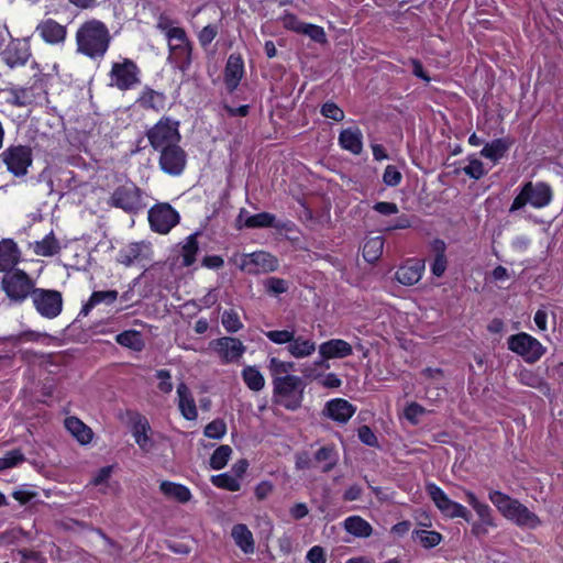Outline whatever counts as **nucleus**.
I'll return each mask as SVG.
<instances>
[{"instance_id": "f257e3e1", "label": "nucleus", "mask_w": 563, "mask_h": 563, "mask_svg": "<svg viewBox=\"0 0 563 563\" xmlns=\"http://www.w3.org/2000/svg\"><path fill=\"white\" fill-rule=\"evenodd\" d=\"M76 42L78 53L96 59L108 51L111 35L104 23L89 20L77 30Z\"/></svg>"}, {"instance_id": "f03ea898", "label": "nucleus", "mask_w": 563, "mask_h": 563, "mask_svg": "<svg viewBox=\"0 0 563 563\" xmlns=\"http://www.w3.org/2000/svg\"><path fill=\"white\" fill-rule=\"evenodd\" d=\"M274 401L288 410H296L301 406L305 384L302 379L294 375L275 377Z\"/></svg>"}, {"instance_id": "7ed1b4c3", "label": "nucleus", "mask_w": 563, "mask_h": 563, "mask_svg": "<svg viewBox=\"0 0 563 563\" xmlns=\"http://www.w3.org/2000/svg\"><path fill=\"white\" fill-rule=\"evenodd\" d=\"M552 189L545 183H526L520 192L515 197L509 209L510 212L517 211L530 203L534 208H543L551 202Z\"/></svg>"}, {"instance_id": "20e7f679", "label": "nucleus", "mask_w": 563, "mask_h": 563, "mask_svg": "<svg viewBox=\"0 0 563 563\" xmlns=\"http://www.w3.org/2000/svg\"><path fill=\"white\" fill-rule=\"evenodd\" d=\"M110 205L133 214L147 206L144 201V192L132 183L115 188L110 197Z\"/></svg>"}, {"instance_id": "39448f33", "label": "nucleus", "mask_w": 563, "mask_h": 563, "mask_svg": "<svg viewBox=\"0 0 563 563\" xmlns=\"http://www.w3.org/2000/svg\"><path fill=\"white\" fill-rule=\"evenodd\" d=\"M1 287L11 300L21 302L32 294L34 282L24 271L14 268L3 275Z\"/></svg>"}, {"instance_id": "423d86ee", "label": "nucleus", "mask_w": 563, "mask_h": 563, "mask_svg": "<svg viewBox=\"0 0 563 563\" xmlns=\"http://www.w3.org/2000/svg\"><path fill=\"white\" fill-rule=\"evenodd\" d=\"M507 345L529 364L538 362L545 353V347L536 338L525 332L510 335Z\"/></svg>"}, {"instance_id": "0eeeda50", "label": "nucleus", "mask_w": 563, "mask_h": 563, "mask_svg": "<svg viewBox=\"0 0 563 563\" xmlns=\"http://www.w3.org/2000/svg\"><path fill=\"white\" fill-rule=\"evenodd\" d=\"M0 157L15 177L25 176L32 165V150L25 145H11L0 154Z\"/></svg>"}, {"instance_id": "6e6552de", "label": "nucleus", "mask_w": 563, "mask_h": 563, "mask_svg": "<svg viewBox=\"0 0 563 563\" xmlns=\"http://www.w3.org/2000/svg\"><path fill=\"white\" fill-rule=\"evenodd\" d=\"M236 264L241 271L250 275L269 273L278 268L277 258L264 251L242 254Z\"/></svg>"}, {"instance_id": "1a4fd4ad", "label": "nucleus", "mask_w": 563, "mask_h": 563, "mask_svg": "<svg viewBox=\"0 0 563 563\" xmlns=\"http://www.w3.org/2000/svg\"><path fill=\"white\" fill-rule=\"evenodd\" d=\"M170 51L169 59L184 68L190 64L191 47L185 31L181 27H169L166 31Z\"/></svg>"}, {"instance_id": "9d476101", "label": "nucleus", "mask_w": 563, "mask_h": 563, "mask_svg": "<svg viewBox=\"0 0 563 563\" xmlns=\"http://www.w3.org/2000/svg\"><path fill=\"white\" fill-rule=\"evenodd\" d=\"M432 501L438 509L449 518H463L466 521L471 520V512L461 504L451 500L448 495L435 484L430 483L426 486Z\"/></svg>"}, {"instance_id": "9b49d317", "label": "nucleus", "mask_w": 563, "mask_h": 563, "mask_svg": "<svg viewBox=\"0 0 563 563\" xmlns=\"http://www.w3.org/2000/svg\"><path fill=\"white\" fill-rule=\"evenodd\" d=\"M179 213L167 202H159L148 210L151 228L158 233L166 234L179 222Z\"/></svg>"}, {"instance_id": "f8f14e48", "label": "nucleus", "mask_w": 563, "mask_h": 563, "mask_svg": "<svg viewBox=\"0 0 563 563\" xmlns=\"http://www.w3.org/2000/svg\"><path fill=\"white\" fill-rule=\"evenodd\" d=\"M32 299L41 316L53 319L62 311V294L57 290L36 289L32 290Z\"/></svg>"}, {"instance_id": "ddd939ff", "label": "nucleus", "mask_w": 563, "mask_h": 563, "mask_svg": "<svg viewBox=\"0 0 563 563\" xmlns=\"http://www.w3.org/2000/svg\"><path fill=\"white\" fill-rule=\"evenodd\" d=\"M151 145L155 150L164 151L167 146H174L179 141L178 129L169 120H161L147 132Z\"/></svg>"}, {"instance_id": "4468645a", "label": "nucleus", "mask_w": 563, "mask_h": 563, "mask_svg": "<svg viewBox=\"0 0 563 563\" xmlns=\"http://www.w3.org/2000/svg\"><path fill=\"white\" fill-rule=\"evenodd\" d=\"M137 74V66L131 59L114 63L110 71L111 85L120 90H128L139 82Z\"/></svg>"}, {"instance_id": "2eb2a0df", "label": "nucleus", "mask_w": 563, "mask_h": 563, "mask_svg": "<svg viewBox=\"0 0 563 563\" xmlns=\"http://www.w3.org/2000/svg\"><path fill=\"white\" fill-rule=\"evenodd\" d=\"M210 347L219 354L224 363L238 361L246 350L242 341L233 336H222L213 340L210 342Z\"/></svg>"}, {"instance_id": "dca6fc26", "label": "nucleus", "mask_w": 563, "mask_h": 563, "mask_svg": "<svg viewBox=\"0 0 563 563\" xmlns=\"http://www.w3.org/2000/svg\"><path fill=\"white\" fill-rule=\"evenodd\" d=\"M186 165V153L177 144L174 146H167L161 152L159 166L169 175H180Z\"/></svg>"}, {"instance_id": "f3484780", "label": "nucleus", "mask_w": 563, "mask_h": 563, "mask_svg": "<svg viewBox=\"0 0 563 563\" xmlns=\"http://www.w3.org/2000/svg\"><path fill=\"white\" fill-rule=\"evenodd\" d=\"M355 412V407L347 400L336 398L328 401L323 413L339 423H346Z\"/></svg>"}, {"instance_id": "a211bd4d", "label": "nucleus", "mask_w": 563, "mask_h": 563, "mask_svg": "<svg viewBox=\"0 0 563 563\" xmlns=\"http://www.w3.org/2000/svg\"><path fill=\"white\" fill-rule=\"evenodd\" d=\"M244 75V64L239 55H230L224 69V84L227 90L232 93L239 86Z\"/></svg>"}, {"instance_id": "6ab92c4d", "label": "nucleus", "mask_w": 563, "mask_h": 563, "mask_svg": "<svg viewBox=\"0 0 563 563\" xmlns=\"http://www.w3.org/2000/svg\"><path fill=\"white\" fill-rule=\"evenodd\" d=\"M36 32L48 44H59L66 38V26L59 24L53 19L42 21L36 26Z\"/></svg>"}, {"instance_id": "aec40b11", "label": "nucleus", "mask_w": 563, "mask_h": 563, "mask_svg": "<svg viewBox=\"0 0 563 563\" xmlns=\"http://www.w3.org/2000/svg\"><path fill=\"white\" fill-rule=\"evenodd\" d=\"M423 271V261L410 260L397 269L396 279L402 285L412 286L421 279Z\"/></svg>"}, {"instance_id": "412c9836", "label": "nucleus", "mask_w": 563, "mask_h": 563, "mask_svg": "<svg viewBox=\"0 0 563 563\" xmlns=\"http://www.w3.org/2000/svg\"><path fill=\"white\" fill-rule=\"evenodd\" d=\"M30 56L31 54L27 44L21 41L11 42L3 52V59L11 68L24 65L29 60Z\"/></svg>"}, {"instance_id": "4be33fe9", "label": "nucleus", "mask_w": 563, "mask_h": 563, "mask_svg": "<svg viewBox=\"0 0 563 563\" xmlns=\"http://www.w3.org/2000/svg\"><path fill=\"white\" fill-rule=\"evenodd\" d=\"M353 352L352 345L341 339H332L323 342L319 346L320 355L325 358H343L351 355Z\"/></svg>"}, {"instance_id": "5701e85b", "label": "nucleus", "mask_w": 563, "mask_h": 563, "mask_svg": "<svg viewBox=\"0 0 563 563\" xmlns=\"http://www.w3.org/2000/svg\"><path fill=\"white\" fill-rule=\"evenodd\" d=\"M507 519L514 521L519 527L529 529H534L541 523L539 517L520 501L517 503Z\"/></svg>"}, {"instance_id": "b1692460", "label": "nucleus", "mask_w": 563, "mask_h": 563, "mask_svg": "<svg viewBox=\"0 0 563 563\" xmlns=\"http://www.w3.org/2000/svg\"><path fill=\"white\" fill-rule=\"evenodd\" d=\"M363 135L358 128H347L341 131L339 135L340 145L351 153L358 155L363 150Z\"/></svg>"}, {"instance_id": "393cba45", "label": "nucleus", "mask_w": 563, "mask_h": 563, "mask_svg": "<svg viewBox=\"0 0 563 563\" xmlns=\"http://www.w3.org/2000/svg\"><path fill=\"white\" fill-rule=\"evenodd\" d=\"M178 407L187 420H195L198 416L196 404L190 389L185 383L177 386Z\"/></svg>"}, {"instance_id": "a878e982", "label": "nucleus", "mask_w": 563, "mask_h": 563, "mask_svg": "<svg viewBox=\"0 0 563 563\" xmlns=\"http://www.w3.org/2000/svg\"><path fill=\"white\" fill-rule=\"evenodd\" d=\"M19 262V251L16 244L12 240H3L0 242V272L14 269Z\"/></svg>"}, {"instance_id": "bb28decb", "label": "nucleus", "mask_w": 563, "mask_h": 563, "mask_svg": "<svg viewBox=\"0 0 563 563\" xmlns=\"http://www.w3.org/2000/svg\"><path fill=\"white\" fill-rule=\"evenodd\" d=\"M431 251L434 254V261L431 265V272L434 276L441 277L448 267L445 256L446 244L443 240L435 239L431 242Z\"/></svg>"}, {"instance_id": "cd10ccee", "label": "nucleus", "mask_w": 563, "mask_h": 563, "mask_svg": "<svg viewBox=\"0 0 563 563\" xmlns=\"http://www.w3.org/2000/svg\"><path fill=\"white\" fill-rule=\"evenodd\" d=\"M232 538L235 544L244 552V553H253L255 545L253 534L250 529L242 523L235 525L232 528Z\"/></svg>"}, {"instance_id": "c85d7f7f", "label": "nucleus", "mask_w": 563, "mask_h": 563, "mask_svg": "<svg viewBox=\"0 0 563 563\" xmlns=\"http://www.w3.org/2000/svg\"><path fill=\"white\" fill-rule=\"evenodd\" d=\"M339 455L333 445H325L320 448L313 456V462L321 464V471L329 473L338 464Z\"/></svg>"}, {"instance_id": "c756f323", "label": "nucleus", "mask_w": 563, "mask_h": 563, "mask_svg": "<svg viewBox=\"0 0 563 563\" xmlns=\"http://www.w3.org/2000/svg\"><path fill=\"white\" fill-rule=\"evenodd\" d=\"M166 97L163 92L146 87L136 102L144 109L159 111L165 107Z\"/></svg>"}, {"instance_id": "7c9ffc66", "label": "nucleus", "mask_w": 563, "mask_h": 563, "mask_svg": "<svg viewBox=\"0 0 563 563\" xmlns=\"http://www.w3.org/2000/svg\"><path fill=\"white\" fill-rule=\"evenodd\" d=\"M287 351L296 358L307 357L316 351V343L301 335H294L287 346Z\"/></svg>"}, {"instance_id": "2f4dec72", "label": "nucleus", "mask_w": 563, "mask_h": 563, "mask_svg": "<svg viewBox=\"0 0 563 563\" xmlns=\"http://www.w3.org/2000/svg\"><path fill=\"white\" fill-rule=\"evenodd\" d=\"M488 498L497 510L507 519L519 500L499 490L490 489Z\"/></svg>"}, {"instance_id": "473e14b6", "label": "nucleus", "mask_w": 563, "mask_h": 563, "mask_svg": "<svg viewBox=\"0 0 563 563\" xmlns=\"http://www.w3.org/2000/svg\"><path fill=\"white\" fill-rule=\"evenodd\" d=\"M66 429L82 444L89 443L92 438V431L81 420L76 417L65 419Z\"/></svg>"}, {"instance_id": "72a5a7b5", "label": "nucleus", "mask_w": 563, "mask_h": 563, "mask_svg": "<svg viewBox=\"0 0 563 563\" xmlns=\"http://www.w3.org/2000/svg\"><path fill=\"white\" fill-rule=\"evenodd\" d=\"M465 497L467 503L473 507L484 525L495 527L492 509L487 504H484L477 499L474 493L465 490Z\"/></svg>"}, {"instance_id": "f704fd0d", "label": "nucleus", "mask_w": 563, "mask_h": 563, "mask_svg": "<svg viewBox=\"0 0 563 563\" xmlns=\"http://www.w3.org/2000/svg\"><path fill=\"white\" fill-rule=\"evenodd\" d=\"M345 530L358 538H367L372 534V526L360 516H351L344 521Z\"/></svg>"}, {"instance_id": "c9c22d12", "label": "nucleus", "mask_w": 563, "mask_h": 563, "mask_svg": "<svg viewBox=\"0 0 563 563\" xmlns=\"http://www.w3.org/2000/svg\"><path fill=\"white\" fill-rule=\"evenodd\" d=\"M384 239L382 236L367 238L363 245V257L368 263L376 262L383 254Z\"/></svg>"}, {"instance_id": "e433bc0d", "label": "nucleus", "mask_w": 563, "mask_h": 563, "mask_svg": "<svg viewBox=\"0 0 563 563\" xmlns=\"http://www.w3.org/2000/svg\"><path fill=\"white\" fill-rule=\"evenodd\" d=\"M509 148V143L504 139H496L486 144L481 151V155L493 162L500 159Z\"/></svg>"}, {"instance_id": "4c0bfd02", "label": "nucleus", "mask_w": 563, "mask_h": 563, "mask_svg": "<svg viewBox=\"0 0 563 563\" xmlns=\"http://www.w3.org/2000/svg\"><path fill=\"white\" fill-rule=\"evenodd\" d=\"M161 490L168 497H173L179 503H186L190 499L191 495L187 487L172 482H162Z\"/></svg>"}, {"instance_id": "58836bf2", "label": "nucleus", "mask_w": 563, "mask_h": 563, "mask_svg": "<svg viewBox=\"0 0 563 563\" xmlns=\"http://www.w3.org/2000/svg\"><path fill=\"white\" fill-rule=\"evenodd\" d=\"M242 377L246 386L254 391H260L264 388V376L255 366H246L242 371Z\"/></svg>"}, {"instance_id": "ea45409f", "label": "nucleus", "mask_w": 563, "mask_h": 563, "mask_svg": "<svg viewBox=\"0 0 563 563\" xmlns=\"http://www.w3.org/2000/svg\"><path fill=\"white\" fill-rule=\"evenodd\" d=\"M115 341L120 345L132 349L134 351H141L144 347V341L141 333L134 330L119 333L115 338Z\"/></svg>"}, {"instance_id": "a19ab883", "label": "nucleus", "mask_w": 563, "mask_h": 563, "mask_svg": "<svg viewBox=\"0 0 563 563\" xmlns=\"http://www.w3.org/2000/svg\"><path fill=\"white\" fill-rule=\"evenodd\" d=\"M60 250L58 241L53 233L46 235L42 241H37L34 245V252L41 256H53Z\"/></svg>"}, {"instance_id": "79ce46f5", "label": "nucleus", "mask_w": 563, "mask_h": 563, "mask_svg": "<svg viewBox=\"0 0 563 563\" xmlns=\"http://www.w3.org/2000/svg\"><path fill=\"white\" fill-rule=\"evenodd\" d=\"M150 429V426L147 423V421L144 419V420H139L135 424H134V438H135V442L139 444V446L145 451V452H148L152 446H153V443L151 441V439L148 438L146 431Z\"/></svg>"}, {"instance_id": "37998d69", "label": "nucleus", "mask_w": 563, "mask_h": 563, "mask_svg": "<svg viewBox=\"0 0 563 563\" xmlns=\"http://www.w3.org/2000/svg\"><path fill=\"white\" fill-rule=\"evenodd\" d=\"M295 30L298 33L309 36L312 41L317 43L323 44L327 42L325 32L321 26L309 23H298Z\"/></svg>"}, {"instance_id": "c03bdc74", "label": "nucleus", "mask_w": 563, "mask_h": 563, "mask_svg": "<svg viewBox=\"0 0 563 563\" xmlns=\"http://www.w3.org/2000/svg\"><path fill=\"white\" fill-rule=\"evenodd\" d=\"M197 235V233L189 235L183 246L181 256L184 266H190L196 261V254L198 252Z\"/></svg>"}, {"instance_id": "a18cd8bd", "label": "nucleus", "mask_w": 563, "mask_h": 563, "mask_svg": "<svg viewBox=\"0 0 563 563\" xmlns=\"http://www.w3.org/2000/svg\"><path fill=\"white\" fill-rule=\"evenodd\" d=\"M145 245L142 243H132L120 252V263L130 266L142 255Z\"/></svg>"}, {"instance_id": "49530a36", "label": "nucleus", "mask_w": 563, "mask_h": 563, "mask_svg": "<svg viewBox=\"0 0 563 563\" xmlns=\"http://www.w3.org/2000/svg\"><path fill=\"white\" fill-rule=\"evenodd\" d=\"M232 453V449L229 445H220L210 457V465L214 470L223 468Z\"/></svg>"}, {"instance_id": "de8ad7c7", "label": "nucleus", "mask_w": 563, "mask_h": 563, "mask_svg": "<svg viewBox=\"0 0 563 563\" xmlns=\"http://www.w3.org/2000/svg\"><path fill=\"white\" fill-rule=\"evenodd\" d=\"M415 538L427 549L437 547L442 540V536L439 532L427 530L415 531Z\"/></svg>"}, {"instance_id": "09e8293b", "label": "nucleus", "mask_w": 563, "mask_h": 563, "mask_svg": "<svg viewBox=\"0 0 563 563\" xmlns=\"http://www.w3.org/2000/svg\"><path fill=\"white\" fill-rule=\"evenodd\" d=\"M212 483L217 487L230 490V492H236L240 489L241 485L239 479L235 476H232L228 473L220 474L212 476Z\"/></svg>"}, {"instance_id": "8fccbe9b", "label": "nucleus", "mask_w": 563, "mask_h": 563, "mask_svg": "<svg viewBox=\"0 0 563 563\" xmlns=\"http://www.w3.org/2000/svg\"><path fill=\"white\" fill-rule=\"evenodd\" d=\"M275 217L268 212L251 216L245 221L247 228H268L274 225Z\"/></svg>"}, {"instance_id": "3c124183", "label": "nucleus", "mask_w": 563, "mask_h": 563, "mask_svg": "<svg viewBox=\"0 0 563 563\" xmlns=\"http://www.w3.org/2000/svg\"><path fill=\"white\" fill-rule=\"evenodd\" d=\"M222 324L230 333H235L243 328L239 314L234 310H225L222 313Z\"/></svg>"}, {"instance_id": "603ef678", "label": "nucleus", "mask_w": 563, "mask_h": 563, "mask_svg": "<svg viewBox=\"0 0 563 563\" xmlns=\"http://www.w3.org/2000/svg\"><path fill=\"white\" fill-rule=\"evenodd\" d=\"M264 287L268 294L278 296L288 290V282L283 278L268 277L264 280Z\"/></svg>"}, {"instance_id": "864d4df0", "label": "nucleus", "mask_w": 563, "mask_h": 563, "mask_svg": "<svg viewBox=\"0 0 563 563\" xmlns=\"http://www.w3.org/2000/svg\"><path fill=\"white\" fill-rule=\"evenodd\" d=\"M295 363L294 362H283L276 357L271 358L269 361V369L272 375L275 377H284L288 375L289 372L294 371Z\"/></svg>"}, {"instance_id": "5fc2aeb1", "label": "nucleus", "mask_w": 563, "mask_h": 563, "mask_svg": "<svg viewBox=\"0 0 563 563\" xmlns=\"http://www.w3.org/2000/svg\"><path fill=\"white\" fill-rule=\"evenodd\" d=\"M25 460L21 450L9 451L3 457H0V471L16 466Z\"/></svg>"}, {"instance_id": "6e6d98bb", "label": "nucleus", "mask_w": 563, "mask_h": 563, "mask_svg": "<svg viewBox=\"0 0 563 563\" xmlns=\"http://www.w3.org/2000/svg\"><path fill=\"white\" fill-rule=\"evenodd\" d=\"M227 432V424L221 419H216L205 428V435L210 439H221Z\"/></svg>"}, {"instance_id": "4d7b16f0", "label": "nucleus", "mask_w": 563, "mask_h": 563, "mask_svg": "<svg viewBox=\"0 0 563 563\" xmlns=\"http://www.w3.org/2000/svg\"><path fill=\"white\" fill-rule=\"evenodd\" d=\"M463 172L467 176L476 180L482 178L486 174L484 164L477 158L470 159L468 165L463 167Z\"/></svg>"}, {"instance_id": "13d9d810", "label": "nucleus", "mask_w": 563, "mask_h": 563, "mask_svg": "<svg viewBox=\"0 0 563 563\" xmlns=\"http://www.w3.org/2000/svg\"><path fill=\"white\" fill-rule=\"evenodd\" d=\"M295 331L273 330L265 333L266 338L275 344L290 343Z\"/></svg>"}, {"instance_id": "bf43d9fd", "label": "nucleus", "mask_w": 563, "mask_h": 563, "mask_svg": "<svg viewBox=\"0 0 563 563\" xmlns=\"http://www.w3.org/2000/svg\"><path fill=\"white\" fill-rule=\"evenodd\" d=\"M321 114L336 122H340L344 119L343 110L339 108L338 104L334 102H325L321 107Z\"/></svg>"}, {"instance_id": "052dcab7", "label": "nucleus", "mask_w": 563, "mask_h": 563, "mask_svg": "<svg viewBox=\"0 0 563 563\" xmlns=\"http://www.w3.org/2000/svg\"><path fill=\"white\" fill-rule=\"evenodd\" d=\"M401 173L394 166L388 165L383 174V181L385 185L396 187L401 181Z\"/></svg>"}, {"instance_id": "680f3d73", "label": "nucleus", "mask_w": 563, "mask_h": 563, "mask_svg": "<svg viewBox=\"0 0 563 563\" xmlns=\"http://www.w3.org/2000/svg\"><path fill=\"white\" fill-rule=\"evenodd\" d=\"M91 303H101L106 302L108 305L114 302L118 298L117 290H103V291H93L90 296Z\"/></svg>"}, {"instance_id": "e2e57ef3", "label": "nucleus", "mask_w": 563, "mask_h": 563, "mask_svg": "<svg viewBox=\"0 0 563 563\" xmlns=\"http://www.w3.org/2000/svg\"><path fill=\"white\" fill-rule=\"evenodd\" d=\"M520 382L527 386L539 388L544 385L543 380L532 371L523 369L519 374Z\"/></svg>"}, {"instance_id": "0e129e2a", "label": "nucleus", "mask_w": 563, "mask_h": 563, "mask_svg": "<svg viewBox=\"0 0 563 563\" xmlns=\"http://www.w3.org/2000/svg\"><path fill=\"white\" fill-rule=\"evenodd\" d=\"M18 555L21 558V563H46L45 559L40 552L31 551L27 549L18 550Z\"/></svg>"}, {"instance_id": "69168bd1", "label": "nucleus", "mask_w": 563, "mask_h": 563, "mask_svg": "<svg viewBox=\"0 0 563 563\" xmlns=\"http://www.w3.org/2000/svg\"><path fill=\"white\" fill-rule=\"evenodd\" d=\"M357 433H358L360 440L364 444H366L368 446H377L378 445L377 438L368 426L360 427Z\"/></svg>"}, {"instance_id": "338daca9", "label": "nucleus", "mask_w": 563, "mask_h": 563, "mask_svg": "<svg viewBox=\"0 0 563 563\" xmlns=\"http://www.w3.org/2000/svg\"><path fill=\"white\" fill-rule=\"evenodd\" d=\"M156 377L159 379L158 389L162 393L169 394L173 390L170 373L167 369H159L156 372Z\"/></svg>"}, {"instance_id": "774afa93", "label": "nucleus", "mask_w": 563, "mask_h": 563, "mask_svg": "<svg viewBox=\"0 0 563 563\" xmlns=\"http://www.w3.org/2000/svg\"><path fill=\"white\" fill-rule=\"evenodd\" d=\"M217 34H218V27L216 25L209 24V25L205 26L198 36L200 44L203 47L208 46L216 38Z\"/></svg>"}]
</instances>
